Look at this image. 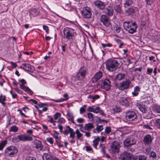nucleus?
<instances>
[{"label": "nucleus", "mask_w": 160, "mask_h": 160, "mask_svg": "<svg viewBox=\"0 0 160 160\" xmlns=\"http://www.w3.org/2000/svg\"><path fill=\"white\" fill-rule=\"evenodd\" d=\"M134 160H146V158L143 155H137L133 157Z\"/></svg>", "instance_id": "36"}, {"label": "nucleus", "mask_w": 160, "mask_h": 160, "mask_svg": "<svg viewBox=\"0 0 160 160\" xmlns=\"http://www.w3.org/2000/svg\"><path fill=\"white\" fill-rule=\"evenodd\" d=\"M35 147L37 149L42 150L43 148V146L41 142L38 140L36 139L34 141Z\"/></svg>", "instance_id": "20"}, {"label": "nucleus", "mask_w": 160, "mask_h": 160, "mask_svg": "<svg viewBox=\"0 0 160 160\" xmlns=\"http://www.w3.org/2000/svg\"><path fill=\"white\" fill-rule=\"evenodd\" d=\"M131 158V154L129 152H124L122 154V160H129Z\"/></svg>", "instance_id": "22"}, {"label": "nucleus", "mask_w": 160, "mask_h": 160, "mask_svg": "<svg viewBox=\"0 0 160 160\" xmlns=\"http://www.w3.org/2000/svg\"><path fill=\"white\" fill-rule=\"evenodd\" d=\"M113 110L117 112H120L122 111V109L119 107L117 106H115L113 109Z\"/></svg>", "instance_id": "48"}, {"label": "nucleus", "mask_w": 160, "mask_h": 160, "mask_svg": "<svg viewBox=\"0 0 160 160\" xmlns=\"http://www.w3.org/2000/svg\"><path fill=\"white\" fill-rule=\"evenodd\" d=\"M121 27L118 26V25H115L114 27V29L115 31L117 33H119L120 32L121 30Z\"/></svg>", "instance_id": "50"}, {"label": "nucleus", "mask_w": 160, "mask_h": 160, "mask_svg": "<svg viewBox=\"0 0 160 160\" xmlns=\"http://www.w3.org/2000/svg\"><path fill=\"white\" fill-rule=\"evenodd\" d=\"M145 99L147 100L148 103L151 102L152 101V98L150 96L146 97Z\"/></svg>", "instance_id": "57"}, {"label": "nucleus", "mask_w": 160, "mask_h": 160, "mask_svg": "<svg viewBox=\"0 0 160 160\" xmlns=\"http://www.w3.org/2000/svg\"><path fill=\"white\" fill-rule=\"evenodd\" d=\"M140 91V88L138 86H137L134 88V91L132 92L133 97L136 96L139 94V92Z\"/></svg>", "instance_id": "29"}, {"label": "nucleus", "mask_w": 160, "mask_h": 160, "mask_svg": "<svg viewBox=\"0 0 160 160\" xmlns=\"http://www.w3.org/2000/svg\"><path fill=\"white\" fill-rule=\"evenodd\" d=\"M101 21L103 25L106 27L108 26L110 24V21L108 16L102 15L101 17Z\"/></svg>", "instance_id": "16"}, {"label": "nucleus", "mask_w": 160, "mask_h": 160, "mask_svg": "<svg viewBox=\"0 0 160 160\" xmlns=\"http://www.w3.org/2000/svg\"><path fill=\"white\" fill-rule=\"evenodd\" d=\"M88 117L89 119H92V122L95 120L97 121V119H100V118L97 116L94 117L92 113H88Z\"/></svg>", "instance_id": "28"}, {"label": "nucleus", "mask_w": 160, "mask_h": 160, "mask_svg": "<svg viewBox=\"0 0 160 160\" xmlns=\"http://www.w3.org/2000/svg\"><path fill=\"white\" fill-rule=\"evenodd\" d=\"M66 115L67 116L68 119V120L71 121L72 123H74V117L73 114L72 113L68 112Z\"/></svg>", "instance_id": "34"}, {"label": "nucleus", "mask_w": 160, "mask_h": 160, "mask_svg": "<svg viewBox=\"0 0 160 160\" xmlns=\"http://www.w3.org/2000/svg\"><path fill=\"white\" fill-rule=\"evenodd\" d=\"M105 63L107 70L110 72L115 71L117 69L119 64L117 61L112 59L108 60Z\"/></svg>", "instance_id": "2"}, {"label": "nucleus", "mask_w": 160, "mask_h": 160, "mask_svg": "<svg viewBox=\"0 0 160 160\" xmlns=\"http://www.w3.org/2000/svg\"><path fill=\"white\" fill-rule=\"evenodd\" d=\"M114 10L118 12H120L121 11V8L119 5H116L114 6Z\"/></svg>", "instance_id": "51"}, {"label": "nucleus", "mask_w": 160, "mask_h": 160, "mask_svg": "<svg viewBox=\"0 0 160 160\" xmlns=\"http://www.w3.org/2000/svg\"><path fill=\"white\" fill-rule=\"evenodd\" d=\"M123 27L125 30L130 34H133L136 31L137 26L136 22L132 21H125L123 23Z\"/></svg>", "instance_id": "1"}, {"label": "nucleus", "mask_w": 160, "mask_h": 160, "mask_svg": "<svg viewBox=\"0 0 160 160\" xmlns=\"http://www.w3.org/2000/svg\"><path fill=\"white\" fill-rule=\"evenodd\" d=\"M53 158L50 155L47 153H44L42 156L43 160H53Z\"/></svg>", "instance_id": "33"}, {"label": "nucleus", "mask_w": 160, "mask_h": 160, "mask_svg": "<svg viewBox=\"0 0 160 160\" xmlns=\"http://www.w3.org/2000/svg\"><path fill=\"white\" fill-rule=\"evenodd\" d=\"M100 96L98 95H95L93 96L92 100H91L92 102H94L96 99L99 98Z\"/></svg>", "instance_id": "52"}, {"label": "nucleus", "mask_w": 160, "mask_h": 160, "mask_svg": "<svg viewBox=\"0 0 160 160\" xmlns=\"http://www.w3.org/2000/svg\"><path fill=\"white\" fill-rule=\"evenodd\" d=\"M153 138L150 134H148L144 137L143 142L145 145H150L152 142Z\"/></svg>", "instance_id": "18"}, {"label": "nucleus", "mask_w": 160, "mask_h": 160, "mask_svg": "<svg viewBox=\"0 0 160 160\" xmlns=\"http://www.w3.org/2000/svg\"><path fill=\"white\" fill-rule=\"evenodd\" d=\"M103 129L102 125L97 124L96 128L93 129L92 132L94 133H99Z\"/></svg>", "instance_id": "26"}, {"label": "nucleus", "mask_w": 160, "mask_h": 160, "mask_svg": "<svg viewBox=\"0 0 160 160\" xmlns=\"http://www.w3.org/2000/svg\"><path fill=\"white\" fill-rule=\"evenodd\" d=\"M63 32V38L67 40L72 39L73 37L76 34L75 30L68 27L64 28Z\"/></svg>", "instance_id": "3"}, {"label": "nucleus", "mask_w": 160, "mask_h": 160, "mask_svg": "<svg viewBox=\"0 0 160 160\" xmlns=\"http://www.w3.org/2000/svg\"><path fill=\"white\" fill-rule=\"evenodd\" d=\"M19 82L21 83L20 85L21 88L26 92H28L30 95H32L33 92L28 87L25 86L26 84V81L23 79H22L19 80Z\"/></svg>", "instance_id": "11"}, {"label": "nucleus", "mask_w": 160, "mask_h": 160, "mask_svg": "<svg viewBox=\"0 0 160 160\" xmlns=\"http://www.w3.org/2000/svg\"><path fill=\"white\" fill-rule=\"evenodd\" d=\"M101 88L106 91H109L110 90L112 85L111 82L108 79H105L101 84Z\"/></svg>", "instance_id": "9"}, {"label": "nucleus", "mask_w": 160, "mask_h": 160, "mask_svg": "<svg viewBox=\"0 0 160 160\" xmlns=\"http://www.w3.org/2000/svg\"><path fill=\"white\" fill-rule=\"evenodd\" d=\"M152 109L154 112L160 113V105H154L152 107Z\"/></svg>", "instance_id": "30"}, {"label": "nucleus", "mask_w": 160, "mask_h": 160, "mask_svg": "<svg viewBox=\"0 0 160 160\" xmlns=\"http://www.w3.org/2000/svg\"><path fill=\"white\" fill-rule=\"evenodd\" d=\"M61 116V114L60 112H57L54 115V119L55 120H57L58 118Z\"/></svg>", "instance_id": "55"}, {"label": "nucleus", "mask_w": 160, "mask_h": 160, "mask_svg": "<svg viewBox=\"0 0 160 160\" xmlns=\"http://www.w3.org/2000/svg\"><path fill=\"white\" fill-rule=\"evenodd\" d=\"M20 68L26 71L31 72H33L34 70V68L28 63L22 64L20 66Z\"/></svg>", "instance_id": "15"}, {"label": "nucleus", "mask_w": 160, "mask_h": 160, "mask_svg": "<svg viewBox=\"0 0 160 160\" xmlns=\"http://www.w3.org/2000/svg\"><path fill=\"white\" fill-rule=\"evenodd\" d=\"M133 3L132 0H126L124 3V7L127 8Z\"/></svg>", "instance_id": "41"}, {"label": "nucleus", "mask_w": 160, "mask_h": 160, "mask_svg": "<svg viewBox=\"0 0 160 160\" xmlns=\"http://www.w3.org/2000/svg\"><path fill=\"white\" fill-rule=\"evenodd\" d=\"M136 141L132 137L128 138L124 141V145L125 147L130 146L136 144Z\"/></svg>", "instance_id": "12"}, {"label": "nucleus", "mask_w": 160, "mask_h": 160, "mask_svg": "<svg viewBox=\"0 0 160 160\" xmlns=\"http://www.w3.org/2000/svg\"><path fill=\"white\" fill-rule=\"evenodd\" d=\"M80 13L82 17L85 19L91 18L92 15V9L88 6L83 7Z\"/></svg>", "instance_id": "4"}, {"label": "nucleus", "mask_w": 160, "mask_h": 160, "mask_svg": "<svg viewBox=\"0 0 160 160\" xmlns=\"http://www.w3.org/2000/svg\"><path fill=\"white\" fill-rule=\"evenodd\" d=\"M46 141L52 145V144L54 142V140L52 138L50 137H48L46 138Z\"/></svg>", "instance_id": "44"}, {"label": "nucleus", "mask_w": 160, "mask_h": 160, "mask_svg": "<svg viewBox=\"0 0 160 160\" xmlns=\"http://www.w3.org/2000/svg\"><path fill=\"white\" fill-rule=\"evenodd\" d=\"M150 156L154 159L156 158H157L156 153L154 152H152L150 153Z\"/></svg>", "instance_id": "60"}, {"label": "nucleus", "mask_w": 160, "mask_h": 160, "mask_svg": "<svg viewBox=\"0 0 160 160\" xmlns=\"http://www.w3.org/2000/svg\"><path fill=\"white\" fill-rule=\"evenodd\" d=\"M102 73L101 71H99L96 73L91 79V81L92 83L97 82L102 77Z\"/></svg>", "instance_id": "17"}, {"label": "nucleus", "mask_w": 160, "mask_h": 160, "mask_svg": "<svg viewBox=\"0 0 160 160\" xmlns=\"http://www.w3.org/2000/svg\"><path fill=\"white\" fill-rule=\"evenodd\" d=\"M75 132V134H76L77 135V139L79 140L80 141H82V134L80 132L79 130L78 129H77Z\"/></svg>", "instance_id": "27"}, {"label": "nucleus", "mask_w": 160, "mask_h": 160, "mask_svg": "<svg viewBox=\"0 0 160 160\" xmlns=\"http://www.w3.org/2000/svg\"><path fill=\"white\" fill-rule=\"evenodd\" d=\"M134 12V9L132 8H129L126 11V12L129 15L133 14Z\"/></svg>", "instance_id": "46"}, {"label": "nucleus", "mask_w": 160, "mask_h": 160, "mask_svg": "<svg viewBox=\"0 0 160 160\" xmlns=\"http://www.w3.org/2000/svg\"><path fill=\"white\" fill-rule=\"evenodd\" d=\"M18 138L19 139V141L25 142L26 141H32L33 138L32 137L29 135H26L22 134L18 135Z\"/></svg>", "instance_id": "14"}, {"label": "nucleus", "mask_w": 160, "mask_h": 160, "mask_svg": "<svg viewBox=\"0 0 160 160\" xmlns=\"http://www.w3.org/2000/svg\"><path fill=\"white\" fill-rule=\"evenodd\" d=\"M119 102L120 104L125 106H128L129 105V102L127 99L124 97H122L119 100Z\"/></svg>", "instance_id": "23"}, {"label": "nucleus", "mask_w": 160, "mask_h": 160, "mask_svg": "<svg viewBox=\"0 0 160 160\" xmlns=\"http://www.w3.org/2000/svg\"><path fill=\"white\" fill-rule=\"evenodd\" d=\"M10 93L12 95L13 98H17L18 95L16 93L13 92L12 90L10 91Z\"/></svg>", "instance_id": "61"}, {"label": "nucleus", "mask_w": 160, "mask_h": 160, "mask_svg": "<svg viewBox=\"0 0 160 160\" xmlns=\"http://www.w3.org/2000/svg\"><path fill=\"white\" fill-rule=\"evenodd\" d=\"M154 127L160 129V118L155 119L154 122Z\"/></svg>", "instance_id": "38"}, {"label": "nucleus", "mask_w": 160, "mask_h": 160, "mask_svg": "<svg viewBox=\"0 0 160 160\" xmlns=\"http://www.w3.org/2000/svg\"><path fill=\"white\" fill-rule=\"evenodd\" d=\"M87 68L85 67H82L79 72L77 74V78L79 80H82L85 76Z\"/></svg>", "instance_id": "10"}, {"label": "nucleus", "mask_w": 160, "mask_h": 160, "mask_svg": "<svg viewBox=\"0 0 160 160\" xmlns=\"http://www.w3.org/2000/svg\"><path fill=\"white\" fill-rule=\"evenodd\" d=\"M111 129L110 127H106L105 129V133L107 134H108L111 132Z\"/></svg>", "instance_id": "49"}, {"label": "nucleus", "mask_w": 160, "mask_h": 160, "mask_svg": "<svg viewBox=\"0 0 160 160\" xmlns=\"http://www.w3.org/2000/svg\"><path fill=\"white\" fill-rule=\"evenodd\" d=\"M125 74L122 73H119L115 76V78L118 80H121L124 79L125 77Z\"/></svg>", "instance_id": "35"}, {"label": "nucleus", "mask_w": 160, "mask_h": 160, "mask_svg": "<svg viewBox=\"0 0 160 160\" xmlns=\"http://www.w3.org/2000/svg\"><path fill=\"white\" fill-rule=\"evenodd\" d=\"M104 12L108 16H112L113 13V10L112 8L108 7V8L105 9Z\"/></svg>", "instance_id": "25"}, {"label": "nucleus", "mask_w": 160, "mask_h": 160, "mask_svg": "<svg viewBox=\"0 0 160 160\" xmlns=\"http://www.w3.org/2000/svg\"><path fill=\"white\" fill-rule=\"evenodd\" d=\"M95 5L101 10H103L105 8V5L103 2L100 1H97L95 2Z\"/></svg>", "instance_id": "21"}, {"label": "nucleus", "mask_w": 160, "mask_h": 160, "mask_svg": "<svg viewBox=\"0 0 160 160\" xmlns=\"http://www.w3.org/2000/svg\"><path fill=\"white\" fill-rule=\"evenodd\" d=\"M58 122L60 124L64 123L65 122V119L62 118H60L58 120Z\"/></svg>", "instance_id": "56"}, {"label": "nucleus", "mask_w": 160, "mask_h": 160, "mask_svg": "<svg viewBox=\"0 0 160 160\" xmlns=\"http://www.w3.org/2000/svg\"><path fill=\"white\" fill-rule=\"evenodd\" d=\"M6 98L5 96H3L2 94H1L0 96V102L3 105L5 104V101L6 100Z\"/></svg>", "instance_id": "42"}, {"label": "nucleus", "mask_w": 160, "mask_h": 160, "mask_svg": "<svg viewBox=\"0 0 160 160\" xmlns=\"http://www.w3.org/2000/svg\"><path fill=\"white\" fill-rule=\"evenodd\" d=\"M94 128L93 124L92 123L89 122L85 124L84 127L85 130L90 131L91 129Z\"/></svg>", "instance_id": "24"}, {"label": "nucleus", "mask_w": 160, "mask_h": 160, "mask_svg": "<svg viewBox=\"0 0 160 160\" xmlns=\"http://www.w3.org/2000/svg\"><path fill=\"white\" fill-rule=\"evenodd\" d=\"M31 13L34 16H37L39 14L40 12L35 8H32L31 10Z\"/></svg>", "instance_id": "39"}, {"label": "nucleus", "mask_w": 160, "mask_h": 160, "mask_svg": "<svg viewBox=\"0 0 160 160\" xmlns=\"http://www.w3.org/2000/svg\"><path fill=\"white\" fill-rule=\"evenodd\" d=\"M86 148V151L87 152H93L92 148H91L90 146H86L85 147Z\"/></svg>", "instance_id": "59"}, {"label": "nucleus", "mask_w": 160, "mask_h": 160, "mask_svg": "<svg viewBox=\"0 0 160 160\" xmlns=\"http://www.w3.org/2000/svg\"><path fill=\"white\" fill-rule=\"evenodd\" d=\"M85 111L86 109L83 107H82L80 108V114L83 113Z\"/></svg>", "instance_id": "64"}, {"label": "nucleus", "mask_w": 160, "mask_h": 160, "mask_svg": "<svg viewBox=\"0 0 160 160\" xmlns=\"http://www.w3.org/2000/svg\"><path fill=\"white\" fill-rule=\"evenodd\" d=\"M125 118L128 121H132L137 118L135 112L132 110H128L125 112Z\"/></svg>", "instance_id": "6"}, {"label": "nucleus", "mask_w": 160, "mask_h": 160, "mask_svg": "<svg viewBox=\"0 0 160 160\" xmlns=\"http://www.w3.org/2000/svg\"><path fill=\"white\" fill-rule=\"evenodd\" d=\"M125 147L126 148V149L125 152H129L130 154H131V153L134 152V150L133 148L130 147V146Z\"/></svg>", "instance_id": "45"}, {"label": "nucleus", "mask_w": 160, "mask_h": 160, "mask_svg": "<svg viewBox=\"0 0 160 160\" xmlns=\"http://www.w3.org/2000/svg\"><path fill=\"white\" fill-rule=\"evenodd\" d=\"M120 145V143L117 141L113 142L110 147L112 152L114 153H118L119 151Z\"/></svg>", "instance_id": "8"}, {"label": "nucleus", "mask_w": 160, "mask_h": 160, "mask_svg": "<svg viewBox=\"0 0 160 160\" xmlns=\"http://www.w3.org/2000/svg\"><path fill=\"white\" fill-rule=\"evenodd\" d=\"M93 112L96 113H100L102 116H104L105 115L103 111L99 107H97L95 108H94Z\"/></svg>", "instance_id": "32"}, {"label": "nucleus", "mask_w": 160, "mask_h": 160, "mask_svg": "<svg viewBox=\"0 0 160 160\" xmlns=\"http://www.w3.org/2000/svg\"><path fill=\"white\" fill-rule=\"evenodd\" d=\"M64 129L62 132V133L64 134L67 135L69 133V138L73 139L75 138V132L73 129L71 128L69 126H67L64 128Z\"/></svg>", "instance_id": "7"}, {"label": "nucleus", "mask_w": 160, "mask_h": 160, "mask_svg": "<svg viewBox=\"0 0 160 160\" xmlns=\"http://www.w3.org/2000/svg\"><path fill=\"white\" fill-rule=\"evenodd\" d=\"M100 140V138L97 137L93 141L92 146L96 149H97V146L98 145L99 141Z\"/></svg>", "instance_id": "31"}, {"label": "nucleus", "mask_w": 160, "mask_h": 160, "mask_svg": "<svg viewBox=\"0 0 160 160\" xmlns=\"http://www.w3.org/2000/svg\"><path fill=\"white\" fill-rule=\"evenodd\" d=\"M99 147L101 149V152L103 154H105L106 153L105 151V145L104 143H102V142H100Z\"/></svg>", "instance_id": "37"}, {"label": "nucleus", "mask_w": 160, "mask_h": 160, "mask_svg": "<svg viewBox=\"0 0 160 160\" xmlns=\"http://www.w3.org/2000/svg\"><path fill=\"white\" fill-rule=\"evenodd\" d=\"M130 82L128 80L123 81L120 83L118 87V89L121 91H123L129 88Z\"/></svg>", "instance_id": "13"}, {"label": "nucleus", "mask_w": 160, "mask_h": 160, "mask_svg": "<svg viewBox=\"0 0 160 160\" xmlns=\"http://www.w3.org/2000/svg\"><path fill=\"white\" fill-rule=\"evenodd\" d=\"M18 127L16 126H13L11 127L10 131L16 132L18 130Z\"/></svg>", "instance_id": "47"}, {"label": "nucleus", "mask_w": 160, "mask_h": 160, "mask_svg": "<svg viewBox=\"0 0 160 160\" xmlns=\"http://www.w3.org/2000/svg\"><path fill=\"white\" fill-rule=\"evenodd\" d=\"M43 29L46 31L47 33H48L49 32V29L48 27V26L46 25H43Z\"/></svg>", "instance_id": "63"}, {"label": "nucleus", "mask_w": 160, "mask_h": 160, "mask_svg": "<svg viewBox=\"0 0 160 160\" xmlns=\"http://www.w3.org/2000/svg\"><path fill=\"white\" fill-rule=\"evenodd\" d=\"M12 141L14 143L18 142L19 140V139L18 138V136H17V137H13L12 139Z\"/></svg>", "instance_id": "53"}, {"label": "nucleus", "mask_w": 160, "mask_h": 160, "mask_svg": "<svg viewBox=\"0 0 160 160\" xmlns=\"http://www.w3.org/2000/svg\"><path fill=\"white\" fill-rule=\"evenodd\" d=\"M53 138H54L55 139L56 141H57V140H60V138L59 137L58 135L59 133H58L56 131H54L53 132Z\"/></svg>", "instance_id": "40"}, {"label": "nucleus", "mask_w": 160, "mask_h": 160, "mask_svg": "<svg viewBox=\"0 0 160 160\" xmlns=\"http://www.w3.org/2000/svg\"><path fill=\"white\" fill-rule=\"evenodd\" d=\"M136 106L142 112L145 113H148L147 108L143 104L141 103H137Z\"/></svg>", "instance_id": "19"}, {"label": "nucleus", "mask_w": 160, "mask_h": 160, "mask_svg": "<svg viewBox=\"0 0 160 160\" xmlns=\"http://www.w3.org/2000/svg\"><path fill=\"white\" fill-rule=\"evenodd\" d=\"M7 143L6 140H4L0 143V150H2Z\"/></svg>", "instance_id": "43"}, {"label": "nucleus", "mask_w": 160, "mask_h": 160, "mask_svg": "<svg viewBox=\"0 0 160 160\" xmlns=\"http://www.w3.org/2000/svg\"><path fill=\"white\" fill-rule=\"evenodd\" d=\"M147 5H151L153 2V0H145Z\"/></svg>", "instance_id": "54"}, {"label": "nucleus", "mask_w": 160, "mask_h": 160, "mask_svg": "<svg viewBox=\"0 0 160 160\" xmlns=\"http://www.w3.org/2000/svg\"><path fill=\"white\" fill-rule=\"evenodd\" d=\"M18 152V149L15 146H9L5 150V153L6 155L9 157H12L16 154Z\"/></svg>", "instance_id": "5"}, {"label": "nucleus", "mask_w": 160, "mask_h": 160, "mask_svg": "<svg viewBox=\"0 0 160 160\" xmlns=\"http://www.w3.org/2000/svg\"><path fill=\"white\" fill-rule=\"evenodd\" d=\"M55 144H56L59 148H62L63 146L62 144H61L60 142L57 141H55Z\"/></svg>", "instance_id": "62"}, {"label": "nucleus", "mask_w": 160, "mask_h": 160, "mask_svg": "<svg viewBox=\"0 0 160 160\" xmlns=\"http://www.w3.org/2000/svg\"><path fill=\"white\" fill-rule=\"evenodd\" d=\"M102 45L103 47L105 48L106 47H110L112 46V45L110 43H105V44L102 43Z\"/></svg>", "instance_id": "58"}]
</instances>
